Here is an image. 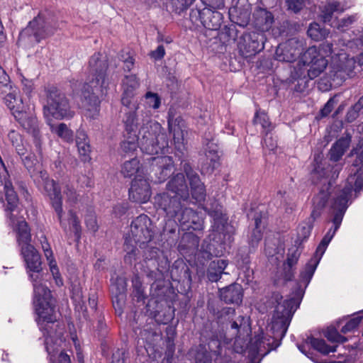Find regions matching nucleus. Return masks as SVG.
<instances>
[{"mask_svg": "<svg viewBox=\"0 0 363 363\" xmlns=\"http://www.w3.org/2000/svg\"><path fill=\"white\" fill-rule=\"evenodd\" d=\"M21 226L23 229L18 237V245L33 283V303L37 315L35 320L45 337V350L50 362L71 363L69 355L65 351L69 345L64 336L65 326L57 321L55 301L51 291L43 283L40 256L30 243L31 236L25 223L21 222Z\"/></svg>", "mask_w": 363, "mask_h": 363, "instance_id": "obj_1", "label": "nucleus"}, {"mask_svg": "<svg viewBox=\"0 0 363 363\" xmlns=\"http://www.w3.org/2000/svg\"><path fill=\"white\" fill-rule=\"evenodd\" d=\"M130 106H123V123L128 135L138 131V141L142 152L150 155H164L169 152V141L161 125L152 120V112L142 108L138 101L130 102Z\"/></svg>", "mask_w": 363, "mask_h": 363, "instance_id": "obj_2", "label": "nucleus"}, {"mask_svg": "<svg viewBox=\"0 0 363 363\" xmlns=\"http://www.w3.org/2000/svg\"><path fill=\"white\" fill-rule=\"evenodd\" d=\"M107 67L106 57L100 53H95L89 60L88 77L81 90V99L84 115L90 119L99 116V97L106 94L108 86Z\"/></svg>", "mask_w": 363, "mask_h": 363, "instance_id": "obj_3", "label": "nucleus"}, {"mask_svg": "<svg viewBox=\"0 0 363 363\" xmlns=\"http://www.w3.org/2000/svg\"><path fill=\"white\" fill-rule=\"evenodd\" d=\"M353 190L354 191V187L349 185L346 182L345 188L342 189L340 194L335 198L333 203L332 208L334 211V217L333 219V228L329 229L328 233L325 235L318 245L313 257L309 260L303 270L301 272V279L306 284L309 283L315 271L317 265L327 249L328 245L332 240L336 231L340 228L344 214L347 208L349 196Z\"/></svg>", "mask_w": 363, "mask_h": 363, "instance_id": "obj_4", "label": "nucleus"}, {"mask_svg": "<svg viewBox=\"0 0 363 363\" xmlns=\"http://www.w3.org/2000/svg\"><path fill=\"white\" fill-rule=\"evenodd\" d=\"M35 182L43 189L51 201L52 206L57 216L61 228L67 235L73 233L77 238L80 237L81 225L76 213L69 209L67 217H63L61 188L53 179H50L46 171L40 170L35 175Z\"/></svg>", "mask_w": 363, "mask_h": 363, "instance_id": "obj_5", "label": "nucleus"}, {"mask_svg": "<svg viewBox=\"0 0 363 363\" xmlns=\"http://www.w3.org/2000/svg\"><path fill=\"white\" fill-rule=\"evenodd\" d=\"M152 225L150 218L145 214L136 217L130 224V229L125 238V261L132 263L136 259L140 249H145L153 238Z\"/></svg>", "mask_w": 363, "mask_h": 363, "instance_id": "obj_6", "label": "nucleus"}, {"mask_svg": "<svg viewBox=\"0 0 363 363\" xmlns=\"http://www.w3.org/2000/svg\"><path fill=\"white\" fill-rule=\"evenodd\" d=\"M328 61L320 55L317 48L312 46L301 55V59L291 73V78L298 81L295 86L296 91H303L307 82V77L313 79L326 68Z\"/></svg>", "mask_w": 363, "mask_h": 363, "instance_id": "obj_7", "label": "nucleus"}, {"mask_svg": "<svg viewBox=\"0 0 363 363\" xmlns=\"http://www.w3.org/2000/svg\"><path fill=\"white\" fill-rule=\"evenodd\" d=\"M5 201L7 202L5 206V211L9 220L8 223L13 230L16 232L17 242H18L19 235L23 229L21 226V222L25 223L26 228L29 233L30 230L25 219L21 216H18V211L16 209L18 198L10 179V176L6 168H4L0 171V203L5 206Z\"/></svg>", "mask_w": 363, "mask_h": 363, "instance_id": "obj_8", "label": "nucleus"}, {"mask_svg": "<svg viewBox=\"0 0 363 363\" xmlns=\"http://www.w3.org/2000/svg\"><path fill=\"white\" fill-rule=\"evenodd\" d=\"M282 296L279 293L273 294L270 303L274 305L272 318V330L277 336L283 337L289 325L294 313L298 308V303L294 298L282 301Z\"/></svg>", "mask_w": 363, "mask_h": 363, "instance_id": "obj_9", "label": "nucleus"}, {"mask_svg": "<svg viewBox=\"0 0 363 363\" xmlns=\"http://www.w3.org/2000/svg\"><path fill=\"white\" fill-rule=\"evenodd\" d=\"M43 114L50 124L52 118L62 120L72 118L74 111L71 109L66 96L57 88L51 87L48 91L47 104L43 107Z\"/></svg>", "mask_w": 363, "mask_h": 363, "instance_id": "obj_10", "label": "nucleus"}, {"mask_svg": "<svg viewBox=\"0 0 363 363\" xmlns=\"http://www.w3.org/2000/svg\"><path fill=\"white\" fill-rule=\"evenodd\" d=\"M7 90L9 92L4 97V103L15 118L25 128L35 127L37 120L31 113L28 112V106L19 96L18 89L10 86Z\"/></svg>", "mask_w": 363, "mask_h": 363, "instance_id": "obj_11", "label": "nucleus"}, {"mask_svg": "<svg viewBox=\"0 0 363 363\" xmlns=\"http://www.w3.org/2000/svg\"><path fill=\"white\" fill-rule=\"evenodd\" d=\"M52 29L47 21L45 15L40 13L21 32L19 38L20 40H24L26 37L33 36L36 42H40L41 39L52 34Z\"/></svg>", "mask_w": 363, "mask_h": 363, "instance_id": "obj_12", "label": "nucleus"}, {"mask_svg": "<svg viewBox=\"0 0 363 363\" xmlns=\"http://www.w3.org/2000/svg\"><path fill=\"white\" fill-rule=\"evenodd\" d=\"M339 4L336 2L328 3L320 6V17L325 23H329L330 25L339 30H345L347 26L354 21V16L342 18L337 19L335 13H338Z\"/></svg>", "mask_w": 363, "mask_h": 363, "instance_id": "obj_13", "label": "nucleus"}, {"mask_svg": "<svg viewBox=\"0 0 363 363\" xmlns=\"http://www.w3.org/2000/svg\"><path fill=\"white\" fill-rule=\"evenodd\" d=\"M181 200L179 196H174L171 191L157 194L154 198V203L162 210L169 218H174L181 210Z\"/></svg>", "mask_w": 363, "mask_h": 363, "instance_id": "obj_14", "label": "nucleus"}, {"mask_svg": "<svg viewBox=\"0 0 363 363\" xmlns=\"http://www.w3.org/2000/svg\"><path fill=\"white\" fill-rule=\"evenodd\" d=\"M152 191L150 183L143 175H138L132 182L129 189V199L136 203H147L151 196Z\"/></svg>", "mask_w": 363, "mask_h": 363, "instance_id": "obj_15", "label": "nucleus"}, {"mask_svg": "<svg viewBox=\"0 0 363 363\" xmlns=\"http://www.w3.org/2000/svg\"><path fill=\"white\" fill-rule=\"evenodd\" d=\"M340 61V63L334 65L330 71V77L336 84H340L347 77L351 76L357 62V60L354 57H347L342 54Z\"/></svg>", "mask_w": 363, "mask_h": 363, "instance_id": "obj_16", "label": "nucleus"}, {"mask_svg": "<svg viewBox=\"0 0 363 363\" xmlns=\"http://www.w3.org/2000/svg\"><path fill=\"white\" fill-rule=\"evenodd\" d=\"M303 50V43L291 38L280 44L276 50V58L279 61L291 62L300 55Z\"/></svg>", "mask_w": 363, "mask_h": 363, "instance_id": "obj_17", "label": "nucleus"}, {"mask_svg": "<svg viewBox=\"0 0 363 363\" xmlns=\"http://www.w3.org/2000/svg\"><path fill=\"white\" fill-rule=\"evenodd\" d=\"M270 345V339L264 335L262 330L251 339V363H259L262 357L266 355L269 349L267 346Z\"/></svg>", "mask_w": 363, "mask_h": 363, "instance_id": "obj_18", "label": "nucleus"}, {"mask_svg": "<svg viewBox=\"0 0 363 363\" xmlns=\"http://www.w3.org/2000/svg\"><path fill=\"white\" fill-rule=\"evenodd\" d=\"M169 130L173 134V140L175 148L182 153L185 150L184 133L186 132V127L184 121L181 117L175 118L169 116Z\"/></svg>", "mask_w": 363, "mask_h": 363, "instance_id": "obj_19", "label": "nucleus"}, {"mask_svg": "<svg viewBox=\"0 0 363 363\" xmlns=\"http://www.w3.org/2000/svg\"><path fill=\"white\" fill-rule=\"evenodd\" d=\"M140 86V81L135 74L125 75L122 82L123 94L121 104L123 106H130L135 100V91Z\"/></svg>", "mask_w": 363, "mask_h": 363, "instance_id": "obj_20", "label": "nucleus"}, {"mask_svg": "<svg viewBox=\"0 0 363 363\" xmlns=\"http://www.w3.org/2000/svg\"><path fill=\"white\" fill-rule=\"evenodd\" d=\"M205 160L201 165V172L202 174H211L220 164L217 145L213 142H208L205 149Z\"/></svg>", "mask_w": 363, "mask_h": 363, "instance_id": "obj_21", "label": "nucleus"}, {"mask_svg": "<svg viewBox=\"0 0 363 363\" xmlns=\"http://www.w3.org/2000/svg\"><path fill=\"white\" fill-rule=\"evenodd\" d=\"M175 217L184 230H199L201 228L200 218L190 208H182L181 207V210L177 212Z\"/></svg>", "mask_w": 363, "mask_h": 363, "instance_id": "obj_22", "label": "nucleus"}, {"mask_svg": "<svg viewBox=\"0 0 363 363\" xmlns=\"http://www.w3.org/2000/svg\"><path fill=\"white\" fill-rule=\"evenodd\" d=\"M267 213L264 206L259 207L254 215V228L251 235V245L259 242L263 237L267 226Z\"/></svg>", "mask_w": 363, "mask_h": 363, "instance_id": "obj_23", "label": "nucleus"}, {"mask_svg": "<svg viewBox=\"0 0 363 363\" xmlns=\"http://www.w3.org/2000/svg\"><path fill=\"white\" fill-rule=\"evenodd\" d=\"M184 169L189 181L192 197L197 201L204 200L206 196L205 187L199 175L191 170V168L186 164H184Z\"/></svg>", "mask_w": 363, "mask_h": 363, "instance_id": "obj_24", "label": "nucleus"}, {"mask_svg": "<svg viewBox=\"0 0 363 363\" xmlns=\"http://www.w3.org/2000/svg\"><path fill=\"white\" fill-rule=\"evenodd\" d=\"M152 161L154 169L156 167V171H160V174L157 177V182H164L170 176L174 169L172 157L169 156L161 155L152 157Z\"/></svg>", "mask_w": 363, "mask_h": 363, "instance_id": "obj_25", "label": "nucleus"}, {"mask_svg": "<svg viewBox=\"0 0 363 363\" xmlns=\"http://www.w3.org/2000/svg\"><path fill=\"white\" fill-rule=\"evenodd\" d=\"M167 191L174 196H179L182 201H186L189 196V189L183 174H176L167 184Z\"/></svg>", "mask_w": 363, "mask_h": 363, "instance_id": "obj_26", "label": "nucleus"}, {"mask_svg": "<svg viewBox=\"0 0 363 363\" xmlns=\"http://www.w3.org/2000/svg\"><path fill=\"white\" fill-rule=\"evenodd\" d=\"M274 22L272 14L264 9H259L254 13V25L261 32L267 31Z\"/></svg>", "mask_w": 363, "mask_h": 363, "instance_id": "obj_27", "label": "nucleus"}, {"mask_svg": "<svg viewBox=\"0 0 363 363\" xmlns=\"http://www.w3.org/2000/svg\"><path fill=\"white\" fill-rule=\"evenodd\" d=\"M41 245L42 248L44 251L45 256L46 257L48 261L49 262V266L50 272L55 280V283L57 286H62L63 284L62 279L60 276L58 267L57 266V263L53 258L52 251L50 247L49 243L47 242L45 238H42Z\"/></svg>", "mask_w": 363, "mask_h": 363, "instance_id": "obj_28", "label": "nucleus"}, {"mask_svg": "<svg viewBox=\"0 0 363 363\" xmlns=\"http://www.w3.org/2000/svg\"><path fill=\"white\" fill-rule=\"evenodd\" d=\"M242 288L239 284L230 285L220 291V299L226 303H239L242 301Z\"/></svg>", "mask_w": 363, "mask_h": 363, "instance_id": "obj_29", "label": "nucleus"}, {"mask_svg": "<svg viewBox=\"0 0 363 363\" xmlns=\"http://www.w3.org/2000/svg\"><path fill=\"white\" fill-rule=\"evenodd\" d=\"M76 143L81 160L84 162L90 160L91 147L86 133L79 130L77 133Z\"/></svg>", "mask_w": 363, "mask_h": 363, "instance_id": "obj_30", "label": "nucleus"}, {"mask_svg": "<svg viewBox=\"0 0 363 363\" xmlns=\"http://www.w3.org/2000/svg\"><path fill=\"white\" fill-rule=\"evenodd\" d=\"M330 192L327 190H321L313 199V210L311 217L315 220L318 218L328 200Z\"/></svg>", "mask_w": 363, "mask_h": 363, "instance_id": "obj_31", "label": "nucleus"}, {"mask_svg": "<svg viewBox=\"0 0 363 363\" xmlns=\"http://www.w3.org/2000/svg\"><path fill=\"white\" fill-rule=\"evenodd\" d=\"M350 139L342 138L338 140L332 147L330 151V160L338 161L350 145Z\"/></svg>", "mask_w": 363, "mask_h": 363, "instance_id": "obj_32", "label": "nucleus"}, {"mask_svg": "<svg viewBox=\"0 0 363 363\" xmlns=\"http://www.w3.org/2000/svg\"><path fill=\"white\" fill-rule=\"evenodd\" d=\"M121 173L125 177H131L135 174L136 177L138 175H143L139 160L137 158H133L125 162L121 167Z\"/></svg>", "mask_w": 363, "mask_h": 363, "instance_id": "obj_33", "label": "nucleus"}, {"mask_svg": "<svg viewBox=\"0 0 363 363\" xmlns=\"http://www.w3.org/2000/svg\"><path fill=\"white\" fill-rule=\"evenodd\" d=\"M140 147L138 141V135H129L127 140L123 141L121 144V153L128 155L135 152L138 147Z\"/></svg>", "mask_w": 363, "mask_h": 363, "instance_id": "obj_34", "label": "nucleus"}, {"mask_svg": "<svg viewBox=\"0 0 363 363\" xmlns=\"http://www.w3.org/2000/svg\"><path fill=\"white\" fill-rule=\"evenodd\" d=\"M309 342L311 346L323 354H328L336 350V345H328L324 340L318 338H310Z\"/></svg>", "mask_w": 363, "mask_h": 363, "instance_id": "obj_35", "label": "nucleus"}, {"mask_svg": "<svg viewBox=\"0 0 363 363\" xmlns=\"http://www.w3.org/2000/svg\"><path fill=\"white\" fill-rule=\"evenodd\" d=\"M307 33L310 38L316 41L325 38L329 34L328 30L321 28L317 23H311Z\"/></svg>", "mask_w": 363, "mask_h": 363, "instance_id": "obj_36", "label": "nucleus"}, {"mask_svg": "<svg viewBox=\"0 0 363 363\" xmlns=\"http://www.w3.org/2000/svg\"><path fill=\"white\" fill-rule=\"evenodd\" d=\"M62 188L66 202L70 206L77 203L79 200V194L74 189L73 185L69 182H65L62 184Z\"/></svg>", "mask_w": 363, "mask_h": 363, "instance_id": "obj_37", "label": "nucleus"}, {"mask_svg": "<svg viewBox=\"0 0 363 363\" xmlns=\"http://www.w3.org/2000/svg\"><path fill=\"white\" fill-rule=\"evenodd\" d=\"M111 281L110 290L112 294L115 295L116 298L123 296L126 289L125 280L122 277H117L116 279L112 277Z\"/></svg>", "mask_w": 363, "mask_h": 363, "instance_id": "obj_38", "label": "nucleus"}, {"mask_svg": "<svg viewBox=\"0 0 363 363\" xmlns=\"http://www.w3.org/2000/svg\"><path fill=\"white\" fill-rule=\"evenodd\" d=\"M8 138L13 146L16 147L18 154L21 156L24 155L26 148L23 143L21 135L16 130H11L8 134Z\"/></svg>", "mask_w": 363, "mask_h": 363, "instance_id": "obj_39", "label": "nucleus"}, {"mask_svg": "<svg viewBox=\"0 0 363 363\" xmlns=\"http://www.w3.org/2000/svg\"><path fill=\"white\" fill-rule=\"evenodd\" d=\"M51 130L65 141L71 142L73 140V132L65 123H60L57 127L52 126Z\"/></svg>", "mask_w": 363, "mask_h": 363, "instance_id": "obj_40", "label": "nucleus"}, {"mask_svg": "<svg viewBox=\"0 0 363 363\" xmlns=\"http://www.w3.org/2000/svg\"><path fill=\"white\" fill-rule=\"evenodd\" d=\"M145 100V106L143 108L157 109L160 106L161 99L157 94L152 91H147L144 96Z\"/></svg>", "mask_w": 363, "mask_h": 363, "instance_id": "obj_41", "label": "nucleus"}, {"mask_svg": "<svg viewBox=\"0 0 363 363\" xmlns=\"http://www.w3.org/2000/svg\"><path fill=\"white\" fill-rule=\"evenodd\" d=\"M195 0H170L169 7L176 13L186 11Z\"/></svg>", "mask_w": 363, "mask_h": 363, "instance_id": "obj_42", "label": "nucleus"}, {"mask_svg": "<svg viewBox=\"0 0 363 363\" xmlns=\"http://www.w3.org/2000/svg\"><path fill=\"white\" fill-rule=\"evenodd\" d=\"M324 336L332 343H340L347 341V338L339 334L335 328H328Z\"/></svg>", "mask_w": 363, "mask_h": 363, "instance_id": "obj_43", "label": "nucleus"}, {"mask_svg": "<svg viewBox=\"0 0 363 363\" xmlns=\"http://www.w3.org/2000/svg\"><path fill=\"white\" fill-rule=\"evenodd\" d=\"M255 124H260L262 128L267 132L270 130L271 123L269 118L264 111H257L254 118Z\"/></svg>", "mask_w": 363, "mask_h": 363, "instance_id": "obj_44", "label": "nucleus"}, {"mask_svg": "<svg viewBox=\"0 0 363 363\" xmlns=\"http://www.w3.org/2000/svg\"><path fill=\"white\" fill-rule=\"evenodd\" d=\"M133 286L134 296L137 298V301L143 300L144 298V292L139 277L135 276L133 279Z\"/></svg>", "mask_w": 363, "mask_h": 363, "instance_id": "obj_45", "label": "nucleus"}, {"mask_svg": "<svg viewBox=\"0 0 363 363\" xmlns=\"http://www.w3.org/2000/svg\"><path fill=\"white\" fill-rule=\"evenodd\" d=\"M362 105V99H360L348 111L346 116L348 122L351 123L358 117L359 112L361 111Z\"/></svg>", "mask_w": 363, "mask_h": 363, "instance_id": "obj_46", "label": "nucleus"}, {"mask_svg": "<svg viewBox=\"0 0 363 363\" xmlns=\"http://www.w3.org/2000/svg\"><path fill=\"white\" fill-rule=\"evenodd\" d=\"M206 209L208 211V214L213 218L216 222L221 223L222 220H224L221 206L216 204L215 208H206Z\"/></svg>", "mask_w": 363, "mask_h": 363, "instance_id": "obj_47", "label": "nucleus"}, {"mask_svg": "<svg viewBox=\"0 0 363 363\" xmlns=\"http://www.w3.org/2000/svg\"><path fill=\"white\" fill-rule=\"evenodd\" d=\"M85 223L89 230L94 233L98 230L99 226L96 216L94 213H89L86 216Z\"/></svg>", "mask_w": 363, "mask_h": 363, "instance_id": "obj_48", "label": "nucleus"}, {"mask_svg": "<svg viewBox=\"0 0 363 363\" xmlns=\"http://www.w3.org/2000/svg\"><path fill=\"white\" fill-rule=\"evenodd\" d=\"M250 342L243 340L240 337L235 338L234 342V350L237 353L245 352L248 348Z\"/></svg>", "mask_w": 363, "mask_h": 363, "instance_id": "obj_49", "label": "nucleus"}, {"mask_svg": "<svg viewBox=\"0 0 363 363\" xmlns=\"http://www.w3.org/2000/svg\"><path fill=\"white\" fill-rule=\"evenodd\" d=\"M306 0H287V6L289 9L297 13L301 10Z\"/></svg>", "mask_w": 363, "mask_h": 363, "instance_id": "obj_50", "label": "nucleus"}, {"mask_svg": "<svg viewBox=\"0 0 363 363\" xmlns=\"http://www.w3.org/2000/svg\"><path fill=\"white\" fill-rule=\"evenodd\" d=\"M349 48L354 50L363 46V32L359 34V37L354 38L352 40H347L345 44Z\"/></svg>", "mask_w": 363, "mask_h": 363, "instance_id": "obj_51", "label": "nucleus"}, {"mask_svg": "<svg viewBox=\"0 0 363 363\" xmlns=\"http://www.w3.org/2000/svg\"><path fill=\"white\" fill-rule=\"evenodd\" d=\"M360 323L359 318L350 320L341 329V332L346 333L355 329Z\"/></svg>", "mask_w": 363, "mask_h": 363, "instance_id": "obj_52", "label": "nucleus"}, {"mask_svg": "<svg viewBox=\"0 0 363 363\" xmlns=\"http://www.w3.org/2000/svg\"><path fill=\"white\" fill-rule=\"evenodd\" d=\"M165 55V49L163 45H159L156 50L150 53V56L155 61L160 60L164 57Z\"/></svg>", "mask_w": 363, "mask_h": 363, "instance_id": "obj_53", "label": "nucleus"}, {"mask_svg": "<svg viewBox=\"0 0 363 363\" xmlns=\"http://www.w3.org/2000/svg\"><path fill=\"white\" fill-rule=\"evenodd\" d=\"M77 183L81 187H91L94 185L92 179L84 174L79 176L77 179Z\"/></svg>", "mask_w": 363, "mask_h": 363, "instance_id": "obj_54", "label": "nucleus"}, {"mask_svg": "<svg viewBox=\"0 0 363 363\" xmlns=\"http://www.w3.org/2000/svg\"><path fill=\"white\" fill-rule=\"evenodd\" d=\"M203 2L213 9H220L224 6V0H203Z\"/></svg>", "mask_w": 363, "mask_h": 363, "instance_id": "obj_55", "label": "nucleus"}, {"mask_svg": "<svg viewBox=\"0 0 363 363\" xmlns=\"http://www.w3.org/2000/svg\"><path fill=\"white\" fill-rule=\"evenodd\" d=\"M21 83H22V86H23L22 89H23V91L25 92V94H30V92L33 90V84L32 81L28 80L23 77L22 79H21Z\"/></svg>", "mask_w": 363, "mask_h": 363, "instance_id": "obj_56", "label": "nucleus"}, {"mask_svg": "<svg viewBox=\"0 0 363 363\" xmlns=\"http://www.w3.org/2000/svg\"><path fill=\"white\" fill-rule=\"evenodd\" d=\"M122 60L125 65V69L127 71H130L134 65V59L133 57L128 54L126 57L122 55Z\"/></svg>", "mask_w": 363, "mask_h": 363, "instance_id": "obj_57", "label": "nucleus"}, {"mask_svg": "<svg viewBox=\"0 0 363 363\" xmlns=\"http://www.w3.org/2000/svg\"><path fill=\"white\" fill-rule=\"evenodd\" d=\"M334 106V100L330 99L325 105V106L321 109V115L322 116H328L333 110Z\"/></svg>", "mask_w": 363, "mask_h": 363, "instance_id": "obj_58", "label": "nucleus"}, {"mask_svg": "<svg viewBox=\"0 0 363 363\" xmlns=\"http://www.w3.org/2000/svg\"><path fill=\"white\" fill-rule=\"evenodd\" d=\"M34 156L32 155L31 154L26 156L23 159V163L26 166V167L30 171L31 169V168L33 167V165L35 164L34 162H36V160H34Z\"/></svg>", "mask_w": 363, "mask_h": 363, "instance_id": "obj_59", "label": "nucleus"}, {"mask_svg": "<svg viewBox=\"0 0 363 363\" xmlns=\"http://www.w3.org/2000/svg\"><path fill=\"white\" fill-rule=\"evenodd\" d=\"M126 210L127 207L124 204H118L113 208V212L116 216L119 217L123 215Z\"/></svg>", "mask_w": 363, "mask_h": 363, "instance_id": "obj_60", "label": "nucleus"}, {"mask_svg": "<svg viewBox=\"0 0 363 363\" xmlns=\"http://www.w3.org/2000/svg\"><path fill=\"white\" fill-rule=\"evenodd\" d=\"M311 226L310 225H306L301 226L300 228V230H301L302 233L301 235L306 238L309 236L311 231Z\"/></svg>", "mask_w": 363, "mask_h": 363, "instance_id": "obj_61", "label": "nucleus"}, {"mask_svg": "<svg viewBox=\"0 0 363 363\" xmlns=\"http://www.w3.org/2000/svg\"><path fill=\"white\" fill-rule=\"evenodd\" d=\"M216 264H217V267H218V272H219L220 274H222L223 270L227 267V262L224 259H219V260H218L217 262H216Z\"/></svg>", "mask_w": 363, "mask_h": 363, "instance_id": "obj_62", "label": "nucleus"}, {"mask_svg": "<svg viewBox=\"0 0 363 363\" xmlns=\"http://www.w3.org/2000/svg\"><path fill=\"white\" fill-rule=\"evenodd\" d=\"M195 363H211V361L207 354H203V358H199V354L196 357V362Z\"/></svg>", "mask_w": 363, "mask_h": 363, "instance_id": "obj_63", "label": "nucleus"}, {"mask_svg": "<svg viewBox=\"0 0 363 363\" xmlns=\"http://www.w3.org/2000/svg\"><path fill=\"white\" fill-rule=\"evenodd\" d=\"M221 274L218 272V273H213L212 272H209L208 273V279L211 281H217L220 278Z\"/></svg>", "mask_w": 363, "mask_h": 363, "instance_id": "obj_64", "label": "nucleus"}]
</instances>
